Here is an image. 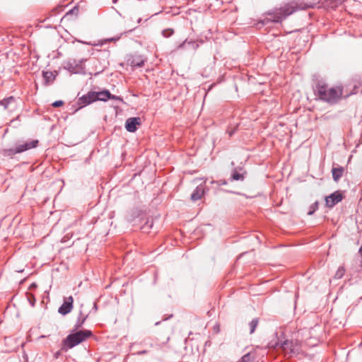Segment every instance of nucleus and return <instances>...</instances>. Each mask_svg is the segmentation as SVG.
Wrapping results in <instances>:
<instances>
[{
  "label": "nucleus",
  "mask_w": 362,
  "mask_h": 362,
  "mask_svg": "<svg viewBox=\"0 0 362 362\" xmlns=\"http://www.w3.org/2000/svg\"><path fill=\"white\" fill-rule=\"evenodd\" d=\"M315 92L321 100L329 104H336L341 98L343 88L341 86L329 88L327 84L318 82L316 85Z\"/></svg>",
  "instance_id": "f257e3e1"
},
{
  "label": "nucleus",
  "mask_w": 362,
  "mask_h": 362,
  "mask_svg": "<svg viewBox=\"0 0 362 362\" xmlns=\"http://www.w3.org/2000/svg\"><path fill=\"white\" fill-rule=\"evenodd\" d=\"M302 8H304V7L298 6L296 2H291L281 7L275 13H269L268 17L264 21L280 23L289 15Z\"/></svg>",
  "instance_id": "f03ea898"
},
{
  "label": "nucleus",
  "mask_w": 362,
  "mask_h": 362,
  "mask_svg": "<svg viewBox=\"0 0 362 362\" xmlns=\"http://www.w3.org/2000/svg\"><path fill=\"white\" fill-rule=\"evenodd\" d=\"M91 335L92 332L87 329L76 332L75 333L69 334L63 340V346L66 347V349H71L85 341Z\"/></svg>",
  "instance_id": "7ed1b4c3"
},
{
  "label": "nucleus",
  "mask_w": 362,
  "mask_h": 362,
  "mask_svg": "<svg viewBox=\"0 0 362 362\" xmlns=\"http://www.w3.org/2000/svg\"><path fill=\"white\" fill-rule=\"evenodd\" d=\"M280 346L284 351L291 354H297L300 351V344L297 340H285Z\"/></svg>",
  "instance_id": "20e7f679"
},
{
  "label": "nucleus",
  "mask_w": 362,
  "mask_h": 362,
  "mask_svg": "<svg viewBox=\"0 0 362 362\" xmlns=\"http://www.w3.org/2000/svg\"><path fill=\"white\" fill-rule=\"evenodd\" d=\"M83 60L77 62L75 59H71L64 64V69L73 74H81L84 72V67L82 64Z\"/></svg>",
  "instance_id": "39448f33"
},
{
  "label": "nucleus",
  "mask_w": 362,
  "mask_h": 362,
  "mask_svg": "<svg viewBox=\"0 0 362 362\" xmlns=\"http://www.w3.org/2000/svg\"><path fill=\"white\" fill-rule=\"evenodd\" d=\"M97 92L95 91H89L87 94L81 96L78 98V104L81 107H84L87 105L90 104L95 101H97Z\"/></svg>",
  "instance_id": "423d86ee"
},
{
  "label": "nucleus",
  "mask_w": 362,
  "mask_h": 362,
  "mask_svg": "<svg viewBox=\"0 0 362 362\" xmlns=\"http://www.w3.org/2000/svg\"><path fill=\"white\" fill-rule=\"evenodd\" d=\"M74 299L72 296L64 298L62 305L59 308L58 312L62 315L69 313L73 309Z\"/></svg>",
  "instance_id": "0eeeda50"
},
{
  "label": "nucleus",
  "mask_w": 362,
  "mask_h": 362,
  "mask_svg": "<svg viewBox=\"0 0 362 362\" xmlns=\"http://www.w3.org/2000/svg\"><path fill=\"white\" fill-rule=\"evenodd\" d=\"M141 119L139 117H130L126 120L125 128L129 132H135L137 126L141 125Z\"/></svg>",
  "instance_id": "6e6552de"
},
{
  "label": "nucleus",
  "mask_w": 362,
  "mask_h": 362,
  "mask_svg": "<svg viewBox=\"0 0 362 362\" xmlns=\"http://www.w3.org/2000/svg\"><path fill=\"white\" fill-rule=\"evenodd\" d=\"M341 199H342L341 194L338 191L334 192V193L331 194L329 196H327L325 197L326 206L329 208L333 207L337 203L341 202Z\"/></svg>",
  "instance_id": "1a4fd4ad"
},
{
  "label": "nucleus",
  "mask_w": 362,
  "mask_h": 362,
  "mask_svg": "<svg viewBox=\"0 0 362 362\" xmlns=\"http://www.w3.org/2000/svg\"><path fill=\"white\" fill-rule=\"evenodd\" d=\"M38 144L37 140H32L30 141H27L25 144H20L16 147V152L17 153H21L27 150L35 148Z\"/></svg>",
  "instance_id": "9d476101"
},
{
  "label": "nucleus",
  "mask_w": 362,
  "mask_h": 362,
  "mask_svg": "<svg viewBox=\"0 0 362 362\" xmlns=\"http://www.w3.org/2000/svg\"><path fill=\"white\" fill-rule=\"evenodd\" d=\"M56 76L57 74H54V73L50 71H42V76L45 85L49 86L52 84L54 81Z\"/></svg>",
  "instance_id": "9b49d317"
},
{
  "label": "nucleus",
  "mask_w": 362,
  "mask_h": 362,
  "mask_svg": "<svg viewBox=\"0 0 362 362\" xmlns=\"http://www.w3.org/2000/svg\"><path fill=\"white\" fill-rule=\"evenodd\" d=\"M205 191L202 185H199L191 194V199L194 202L201 199Z\"/></svg>",
  "instance_id": "f8f14e48"
},
{
  "label": "nucleus",
  "mask_w": 362,
  "mask_h": 362,
  "mask_svg": "<svg viewBox=\"0 0 362 362\" xmlns=\"http://www.w3.org/2000/svg\"><path fill=\"white\" fill-rule=\"evenodd\" d=\"M344 171V168L343 167L333 168L332 170L333 180L338 182L342 177Z\"/></svg>",
  "instance_id": "ddd939ff"
},
{
  "label": "nucleus",
  "mask_w": 362,
  "mask_h": 362,
  "mask_svg": "<svg viewBox=\"0 0 362 362\" xmlns=\"http://www.w3.org/2000/svg\"><path fill=\"white\" fill-rule=\"evenodd\" d=\"M129 64L133 67H141L144 64V60L141 57H135L129 59Z\"/></svg>",
  "instance_id": "4468645a"
},
{
  "label": "nucleus",
  "mask_w": 362,
  "mask_h": 362,
  "mask_svg": "<svg viewBox=\"0 0 362 362\" xmlns=\"http://www.w3.org/2000/svg\"><path fill=\"white\" fill-rule=\"evenodd\" d=\"M110 95V92L108 90H104L103 91L97 92L96 96H97V98H98V99H97V100L105 102L107 100H109Z\"/></svg>",
  "instance_id": "2eb2a0df"
},
{
  "label": "nucleus",
  "mask_w": 362,
  "mask_h": 362,
  "mask_svg": "<svg viewBox=\"0 0 362 362\" xmlns=\"http://www.w3.org/2000/svg\"><path fill=\"white\" fill-rule=\"evenodd\" d=\"M16 101V99L13 96L8 97L0 101V105H2L4 109H8L10 105Z\"/></svg>",
  "instance_id": "dca6fc26"
},
{
  "label": "nucleus",
  "mask_w": 362,
  "mask_h": 362,
  "mask_svg": "<svg viewBox=\"0 0 362 362\" xmlns=\"http://www.w3.org/2000/svg\"><path fill=\"white\" fill-rule=\"evenodd\" d=\"M88 315H83L82 312H80L79 315L78 317L76 323L75 325V329H78L80 328L83 324L85 322L86 320L87 319Z\"/></svg>",
  "instance_id": "f3484780"
},
{
  "label": "nucleus",
  "mask_w": 362,
  "mask_h": 362,
  "mask_svg": "<svg viewBox=\"0 0 362 362\" xmlns=\"http://www.w3.org/2000/svg\"><path fill=\"white\" fill-rule=\"evenodd\" d=\"M259 323V319L258 318H254L252 320V321L249 323L250 327V334H252L255 332L256 327H257Z\"/></svg>",
  "instance_id": "a211bd4d"
},
{
  "label": "nucleus",
  "mask_w": 362,
  "mask_h": 362,
  "mask_svg": "<svg viewBox=\"0 0 362 362\" xmlns=\"http://www.w3.org/2000/svg\"><path fill=\"white\" fill-rule=\"evenodd\" d=\"M231 179L233 180H243L244 174L239 173L236 170H234L231 174Z\"/></svg>",
  "instance_id": "6ab92c4d"
},
{
  "label": "nucleus",
  "mask_w": 362,
  "mask_h": 362,
  "mask_svg": "<svg viewBox=\"0 0 362 362\" xmlns=\"http://www.w3.org/2000/svg\"><path fill=\"white\" fill-rule=\"evenodd\" d=\"M121 35H118L113 37L104 39V40H101L100 45H104L107 42H117L120 39Z\"/></svg>",
  "instance_id": "aec40b11"
},
{
  "label": "nucleus",
  "mask_w": 362,
  "mask_h": 362,
  "mask_svg": "<svg viewBox=\"0 0 362 362\" xmlns=\"http://www.w3.org/2000/svg\"><path fill=\"white\" fill-rule=\"evenodd\" d=\"M345 269L343 267H340L338 268L337 271L335 273L334 278L335 279H341L344 275Z\"/></svg>",
  "instance_id": "412c9836"
},
{
  "label": "nucleus",
  "mask_w": 362,
  "mask_h": 362,
  "mask_svg": "<svg viewBox=\"0 0 362 362\" xmlns=\"http://www.w3.org/2000/svg\"><path fill=\"white\" fill-rule=\"evenodd\" d=\"M318 204H319V203L317 201L314 204H313L309 208L308 214L313 215L317 210Z\"/></svg>",
  "instance_id": "4be33fe9"
},
{
  "label": "nucleus",
  "mask_w": 362,
  "mask_h": 362,
  "mask_svg": "<svg viewBox=\"0 0 362 362\" xmlns=\"http://www.w3.org/2000/svg\"><path fill=\"white\" fill-rule=\"evenodd\" d=\"M173 33H174V30L171 28L165 29L162 31V35L166 38L173 35Z\"/></svg>",
  "instance_id": "5701e85b"
},
{
  "label": "nucleus",
  "mask_w": 362,
  "mask_h": 362,
  "mask_svg": "<svg viewBox=\"0 0 362 362\" xmlns=\"http://www.w3.org/2000/svg\"><path fill=\"white\" fill-rule=\"evenodd\" d=\"M16 153H17L16 152V148L4 150V156H12Z\"/></svg>",
  "instance_id": "b1692460"
},
{
  "label": "nucleus",
  "mask_w": 362,
  "mask_h": 362,
  "mask_svg": "<svg viewBox=\"0 0 362 362\" xmlns=\"http://www.w3.org/2000/svg\"><path fill=\"white\" fill-rule=\"evenodd\" d=\"M27 298H28V300L29 301L30 305L32 307H34L35 306V296L33 294L29 293V294H28Z\"/></svg>",
  "instance_id": "393cba45"
},
{
  "label": "nucleus",
  "mask_w": 362,
  "mask_h": 362,
  "mask_svg": "<svg viewBox=\"0 0 362 362\" xmlns=\"http://www.w3.org/2000/svg\"><path fill=\"white\" fill-rule=\"evenodd\" d=\"M109 99L118 100L121 103H124L123 98L120 96L115 95L110 93Z\"/></svg>",
  "instance_id": "a878e982"
},
{
  "label": "nucleus",
  "mask_w": 362,
  "mask_h": 362,
  "mask_svg": "<svg viewBox=\"0 0 362 362\" xmlns=\"http://www.w3.org/2000/svg\"><path fill=\"white\" fill-rule=\"evenodd\" d=\"M63 104H64V102L62 100H57V101L54 102L52 105L54 107H58L63 105Z\"/></svg>",
  "instance_id": "bb28decb"
},
{
  "label": "nucleus",
  "mask_w": 362,
  "mask_h": 362,
  "mask_svg": "<svg viewBox=\"0 0 362 362\" xmlns=\"http://www.w3.org/2000/svg\"><path fill=\"white\" fill-rule=\"evenodd\" d=\"M186 44H188L187 40H185L182 43L180 44L177 47V50L183 49Z\"/></svg>",
  "instance_id": "cd10ccee"
},
{
  "label": "nucleus",
  "mask_w": 362,
  "mask_h": 362,
  "mask_svg": "<svg viewBox=\"0 0 362 362\" xmlns=\"http://www.w3.org/2000/svg\"><path fill=\"white\" fill-rule=\"evenodd\" d=\"M188 45H191L194 50L199 47V45L193 41H188Z\"/></svg>",
  "instance_id": "c85d7f7f"
},
{
  "label": "nucleus",
  "mask_w": 362,
  "mask_h": 362,
  "mask_svg": "<svg viewBox=\"0 0 362 362\" xmlns=\"http://www.w3.org/2000/svg\"><path fill=\"white\" fill-rule=\"evenodd\" d=\"M147 353V351L146 350H143V351H138L137 352V354L138 355H143V354H145Z\"/></svg>",
  "instance_id": "c756f323"
},
{
  "label": "nucleus",
  "mask_w": 362,
  "mask_h": 362,
  "mask_svg": "<svg viewBox=\"0 0 362 362\" xmlns=\"http://www.w3.org/2000/svg\"><path fill=\"white\" fill-rule=\"evenodd\" d=\"M219 185H226L227 182L226 180H220L218 182Z\"/></svg>",
  "instance_id": "7c9ffc66"
},
{
  "label": "nucleus",
  "mask_w": 362,
  "mask_h": 362,
  "mask_svg": "<svg viewBox=\"0 0 362 362\" xmlns=\"http://www.w3.org/2000/svg\"><path fill=\"white\" fill-rule=\"evenodd\" d=\"M146 227L151 228V227H152V223H151V224H149V222H148V221H147V222L146 223V226H144V228H145Z\"/></svg>",
  "instance_id": "2f4dec72"
},
{
  "label": "nucleus",
  "mask_w": 362,
  "mask_h": 362,
  "mask_svg": "<svg viewBox=\"0 0 362 362\" xmlns=\"http://www.w3.org/2000/svg\"><path fill=\"white\" fill-rule=\"evenodd\" d=\"M359 253L362 257V245L361 246V247L359 248Z\"/></svg>",
  "instance_id": "473e14b6"
},
{
  "label": "nucleus",
  "mask_w": 362,
  "mask_h": 362,
  "mask_svg": "<svg viewBox=\"0 0 362 362\" xmlns=\"http://www.w3.org/2000/svg\"><path fill=\"white\" fill-rule=\"evenodd\" d=\"M93 308L95 310H97V305L96 303H95L94 305H93Z\"/></svg>",
  "instance_id": "72a5a7b5"
},
{
  "label": "nucleus",
  "mask_w": 362,
  "mask_h": 362,
  "mask_svg": "<svg viewBox=\"0 0 362 362\" xmlns=\"http://www.w3.org/2000/svg\"><path fill=\"white\" fill-rule=\"evenodd\" d=\"M81 43L83 44H87V45H91L90 43H88V42H82V41H80Z\"/></svg>",
  "instance_id": "f704fd0d"
},
{
  "label": "nucleus",
  "mask_w": 362,
  "mask_h": 362,
  "mask_svg": "<svg viewBox=\"0 0 362 362\" xmlns=\"http://www.w3.org/2000/svg\"><path fill=\"white\" fill-rule=\"evenodd\" d=\"M233 134H234V131H232V132H229L230 136H232Z\"/></svg>",
  "instance_id": "c9c22d12"
},
{
  "label": "nucleus",
  "mask_w": 362,
  "mask_h": 362,
  "mask_svg": "<svg viewBox=\"0 0 362 362\" xmlns=\"http://www.w3.org/2000/svg\"><path fill=\"white\" fill-rule=\"evenodd\" d=\"M117 1V0H112V2L115 4Z\"/></svg>",
  "instance_id": "e433bc0d"
},
{
  "label": "nucleus",
  "mask_w": 362,
  "mask_h": 362,
  "mask_svg": "<svg viewBox=\"0 0 362 362\" xmlns=\"http://www.w3.org/2000/svg\"><path fill=\"white\" fill-rule=\"evenodd\" d=\"M160 324V322H157L155 325H158Z\"/></svg>",
  "instance_id": "4c0bfd02"
},
{
  "label": "nucleus",
  "mask_w": 362,
  "mask_h": 362,
  "mask_svg": "<svg viewBox=\"0 0 362 362\" xmlns=\"http://www.w3.org/2000/svg\"><path fill=\"white\" fill-rule=\"evenodd\" d=\"M141 18H139V20H138V23H140V22H141Z\"/></svg>",
  "instance_id": "58836bf2"
}]
</instances>
